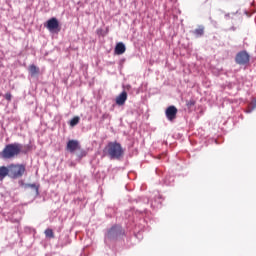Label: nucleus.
I'll return each instance as SVG.
<instances>
[{
    "label": "nucleus",
    "mask_w": 256,
    "mask_h": 256,
    "mask_svg": "<svg viewBox=\"0 0 256 256\" xmlns=\"http://www.w3.org/2000/svg\"><path fill=\"white\" fill-rule=\"evenodd\" d=\"M125 101H127V92L123 91L119 96L116 97V105L121 107L125 105Z\"/></svg>",
    "instance_id": "nucleus-8"
},
{
    "label": "nucleus",
    "mask_w": 256,
    "mask_h": 256,
    "mask_svg": "<svg viewBox=\"0 0 256 256\" xmlns=\"http://www.w3.org/2000/svg\"><path fill=\"white\" fill-rule=\"evenodd\" d=\"M253 109H256V99H255L254 102H253V107H252V109L249 110L248 113H251V111H252Z\"/></svg>",
    "instance_id": "nucleus-19"
},
{
    "label": "nucleus",
    "mask_w": 256,
    "mask_h": 256,
    "mask_svg": "<svg viewBox=\"0 0 256 256\" xmlns=\"http://www.w3.org/2000/svg\"><path fill=\"white\" fill-rule=\"evenodd\" d=\"M46 28L50 31H55L59 29V20L57 18H51L47 21Z\"/></svg>",
    "instance_id": "nucleus-7"
},
{
    "label": "nucleus",
    "mask_w": 256,
    "mask_h": 256,
    "mask_svg": "<svg viewBox=\"0 0 256 256\" xmlns=\"http://www.w3.org/2000/svg\"><path fill=\"white\" fill-rule=\"evenodd\" d=\"M27 187H30V189H34L36 195H39V185H37V184H27Z\"/></svg>",
    "instance_id": "nucleus-15"
},
{
    "label": "nucleus",
    "mask_w": 256,
    "mask_h": 256,
    "mask_svg": "<svg viewBox=\"0 0 256 256\" xmlns=\"http://www.w3.org/2000/svg\"><path fill=\"white\" fill-rule=\"evenodd\" d=\"M125 51H127V48L125 47V44L123 42H119L116 44V47L114 49L116 55H123Z\"/></svg>",
    "instance_id": "nucleus-9"
},
{
    "label": "nucleus",
    "mask_w": 256,
    "mask_h": 256,
    "mask_svg": "<svg viewBox=\"0 0 256 256\" xmlns=\"http://www.w3.org/2000/svg\"><path fill=\"white\" fill-rule=\"evenodd\" d=\"M9 177V166H1L0 167V181H3V179H5V177Z\"/></svg>",
    "instance_id": "nucleus-10"
},
{
    "label": "nucleus",
    "mask_w": 256,
    "mask_h": 256,
    "mask_svg": "<svg viewBox=\"0 0 256 256\" xmlns=\"http://www.w3.org/2000/svg\"><path fill=\"white\" fill-rule=\"evenodd\" d=\"M22 149H23L22 144H19V143L8 144L0 152V157L2 159H15V157H19V155H21Z\"/></svg>",
    "instance_id": "nucleus-1"
},
{
    "label": "nucleus",
    "mask_w": 256,
    "mask_h": 256,
    "mask_svg": "<svg viewBox=\"0 0 256 256\" xmlns=\"http://www.w3.org/2000/svg\"><path fill=\"white\" fill-rule=\"evenodd\" d=\"M28 71L31 75V77H35V75H39L40 70L39 67L35 66V64H32L28 67Z\"/></svg>",
    "instance_id": "nucleus-11"
},
{
    "label": "nucleus",
    "mask_w": 256,
    "mask_h": 256,
    "mask_svg": "<svg viewBox=\"0 0 256 256\" xmlns=\"http://www.w3.org/2000/svg\"><path fill=\"white\" fill-rule=\"evenodd\" d=\"M45 235L46 237H48L49 239H55V233H53V229L48 228L45 230Z\"/></svg>",
    "instance_id": "nucleus-13"
},
{
    "label": "nucleus",
    "mask_w": 256,
    "mask_h": 256,
    "mask_svg": "<svg viewBox=\"0 0 256 256\" xmlns=\"http://www.w3.org/2000/svg\"><path fill=\"white\" fill-rule=\"evenodd\" d=\"M177 113V107L169 106L168 108H166L165 111L166 119H168V121H173L174 119H177Z\"/></svg>",
    "instance_id": "nucleus-5"
},
{
    "label": "nucleus",
    "mask_w": 256,
    "mask_h": 256,
    "mask_svg": "<svg viewBox=\"0 0 256 256\" xmlns=\"http://www.w3.org/2000/svg\"><path fill=\"white\" fill-rule=\"evenodd\" d=\"M66 149L70 153H75V151H78L81 149V145L79 144V141H77V140H69L67 143Z\"/></svg>",
    "instance_id": "nucleus-6"
},
{
    "label": "nucleus",
    "mask_w": 256,
    "mask_h": 256,
    "mask_svg": "<svg viewBox=\"0 0 256 256\" xmlns=\"http://www.w3.org/2000/svg\"><path fill=\"white\" fill-rule=\"evenodd\" d=\"M9 177L11 179H19V177H23L25 174V165L23 164H10L8 166Z\"/></svg>",
    "instance_id": "nucleus-3"
},
{
    "label": "nucleus",
    "mask_w": 256,
    "mask_h": 256,
    "mask_svg": "<svg viewBox=\"0 0 256 256\" xmlns=\"http://www.w3.org/2000/svg\"><path fill=\"white\" fill-rule=\"evenodd\" d=\"M104 153L111 159H121L125 155V150L119 142H109L104 148Z\"/></svg>",
    "instance_id": "nucleus-2"
},
{
    "label": "nucleus",
    "mask_w": 256,
    "mask_h": 256,
    "mask_svg": "<svg viewBox=\"0 0 256 256\" xmlns=\"http://www.w3.org/2000/svg\"><path fill=\"white\" fill-rule=\"evenodd\" d=\"M187 107L191 108L195 105V100L191 99L186 102Z\"/></svg>",
    "instance_id": "nucleus-16"
},
{
    "label": "nucleus",
    "mask_w": 256,
    "mask_h": 256,
    "mask_svg": "<svg viewBox=\"0 0 256 256\" xmlns=\"http://www.w3.org/2000/svg\"><path fill=\"white\" fill-rule=\"evenodd\" d=\"M80 118L78 116L74 117L70 121V127H75V125H79Z\"/></svg>",
    "instance_id": "nucleus-14"
},
{
    "label": "nucleus",
    "mask_w": 256,
    "mask_h": 256,
    "mask_svg": "<svg viewBox=\"0 0 256 256\" xmlns=\"http://www.w3.org/2000/svg\"><path fill=\"white\" fill-rule=\"evenodd\" d=\"M251 59V56L249 55V53H247V51L243 50L240 51L235 58V61L238 65H247V63H249Z\"/></svg>",
    "instance_id": "nucleus-4"
},
{
    "label": "nucleus",
    "mask_w": 256,
    "mask_h": 256,
    "mask_svg": "<svg viewBox=\"0 0 256 256\" xmlns=\"http://www.w3.org/2000/svg\"><path fill=\"white\" fill-rule=\"evenodd\" d=\"M193 33L196 37H202V35L205 33V28L203 26H200L199 28H196Z\"/></svg>",
    "instance_id": "nucleus-12"
},
{
    "label": "nucleus",
    "mask_w": 256,
    "mask_h": 256,
    "mask_svg": "<svg viewBox=\"0 0 256 256\" xmlns=\"http://www.w3.org/2000/svg\"><path fill=\"white\" fill-rule=\"evenodd\" d=\"M5 99H6L7 101H11V99H12L11 93H6V94H5Z\"/></svg>",
    "instance_id": "nucleus-18"
},
{
    "label": "nucleus",
    "mask_w": 256,
    "mask_h": 256,
    "mask_svg": "<svg viewBox=\"0 0 256 256\" xmlns=\"http://www.w3.org/2000/svg\"><path fill=\"white\" fill-rule=\"evenodd\" d=\"M115 227H112L109 231H108V237L111 238L113 237V235H115Z\"/></svg>",
    "instance_id": "nucleus-17"
}]
</instances>
